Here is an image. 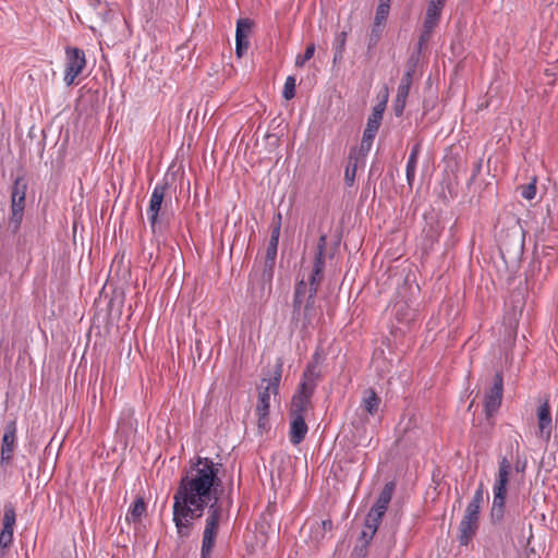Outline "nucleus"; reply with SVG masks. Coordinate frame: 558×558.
<instances>
[{"mask_svg": "<svg viewBox=\"0 0 558 558\" xmlns=\"http://www.w3.org/2000/svg\"><path fill=\"white\" fill-rule=\"evenodd\" d=\"M219 464L209 458H198L191 472L181 477L173 495L172 521L180 538L190 537L193 520L203 517L208 508L202 537L201 558H211L222 517V506L216 489L221 482Z\"/></svg>", "mask_w": 558, "mask_h": 558, "instance_id": "f257e3e1", "label": "nucleus"}, {"mask_svg": "<svg viewBox=\"0 0 558 558\" xmlns=\"http://www.w3.org/2000/svg\"><path fill=\"white\" fill-rule=\"evenodd\" d=\"M145 511H146V505H145L144 500L142 498H137L133 502L131 509L129 510L126 519L131 520L133 522H137L141 520V518L143 517Z\"/></svg>", "mask_w": 558, "mask_h": 558, "instance_id": "a878e982", "label": "nucleus"}, {"mask_svg": "<svg viewBox=\"0 0 558 558\" xmlns=\"http://www.w3.org/2000/svg\"><path fill=\"white\" fill-rule=\"evenodd\" d=\"M536 178L532 179V182L520 186V194L523 198L532 201L536 196Z\"/></svg>", "mask_w": 558, "mask_h": 558, "instance_id": "7c9ffc66", "label": "nucleus"}, {"mask_svg": "<svg viewBox=\"0 0 558 558\" xmlns=\"http://www.w3.org/2000/svg\"><path fill=\"white\" fill-rule=\"evenodd\" d=\"M327 245V235L322 234L319 236L316 254H315V260L313 270L308 277V280L306 281L307 286H314L319 287L320 282L323 280V271L325 268V250Z\"/></svg>", "mask_w": 558, "mask_h": 558, "instance_id": "ddd939ff", "label": "nucleus"}, {"mask_svg": "<svg viewBox=\"0 0 558 558\" xmlns=\"http://www.w3.org/2000/svg\"><path fill=\"white\" fill-rule=\"evenodd\" d=\"M511 471V463L504 457L499 461L497 477L493 487L494 498L490 509V519L493 523H499L505 517V504L507 495V484Z\"/></svg>", "mask_w": 558, "mask_h": 558, "instance_id": "39448f33", "label": "nucleus"}, {"mask_svg": "<svg viewBox=\"0 0 558 558\" xmlns=\"http://www.w3.org/2000/svg\"><path fill=\"white\" fill-rule=\"evenodd\" d=\"M323 524H324L325 527H328V525L329 526L331 525V522L330 521H324Z\"/></svg>", "mask_w": 558, "mask_h": 558, "instance_id": "a19ab883", "label": "nucleus"}, {"mask_svg": "<svg viewBox=\"0 0 558 558\" xmlns=\"http://www.w3.org/2000/svg\"><path fill=\"white\" fill-rule=\"evenodd\" d=\"M87 64L84 50L77 47L65 48V65L63 81L68 86L75 84V80L83 73Z\"/></svg>", "mask_w": 558, "mask_h": 558, "instance_id": "9d476101", "label": "nucleus"}, {"mask_svg": "<svg viewBox=\"0 0 558 558\" xmlns=\"http://www.w3.org/2000/svg\"><path fill=\"white\" fill-rule=\"evenodd\" d=\"M395 487L396 486H395L393 482L386 483L384 488L381 489L376 502L374 504V506L371 509L376 512H380L381 514L385 515V513L388 509V506L392 499Z\"/></svg>", "mask_w": 558, "mask_h": 558, "instance_id": "412c9836", "label": "nucleus"}, {"mask_svg": "<svg viewBox=\"0 0 558 558\" xmlns=\"http://www.w3.org/2000/svg\"><path fill=\"white\" fill-rule=\"evenodd\" d=\"M27 182L23 175L17 177L11 189V216L10 222L17 230L22 223L26 203Z\"/></svg>", "mask_w": 558, "mask_h": 558, "instance_id": "6e6552de", "label": "nucleus"}, {"mask_svg": "<svg viewBox=\"0 0 558 558\" xmlns=\"http://www.w3.org/2000/svg\"><path fill=\"white\" fill-rule=\"evenodd\" d=\"M385 107L386 101L378 104L373 108L372 114L368 117L367 124L363 133L362 148L366 147L367 150L371 148L373 140L380 126Z\"/></svg>", "mask_w": 558, "mask_h": 558, "instance_id": "f8f14e48", "label": "nucleus"}, {"mask_svg": "<svg viewBox=\"0 0 558 558\" xmlns=\"http://www.w3.org/2000/svg\"><path fill=\"white\" fill-rule=\"evenodd\" d=\"M313 392L311 386L299 387L298 392L292 398L290 416L301 415L305 417Z\"/></svg>", "mask_w": 558, "mask_h": 558, "instance_id": "dca6fc26", "label": "nucleus"}, {"mask_svg": "<svg viewBox=\"0 0 558 558\" xmlns=\"http://www.w3.org/2000/svg\"><path fill=\"white\" fill-rule=\"evenodd\" d=\"M480 526V515L464 513L459 523L458 541L460 545L468 546L475 536Z\"/></svg>", "mask_w": 558, "mask_h": 558, "instance_id": "4468645a", "label": "nucleus"}, {"mask_svg": "<svg viewBox=\"0 0 558 558\" xmlns=\"http://www.w3.org/2000/svg\"><path fill=\"white\" fill-rule=\"evenodd\" d=\"M252 26L253 23L250 19H240L236 22L235 36H242V38H247L251 33Z\"/></svg>", "mask_w": 558, "mask_h": 558, "instance_id": "c756f323", "label": "nucleus"}, {"mask_svg": "<svg viewBox=\"0 0 558 558\" xmlns=\"http://www.w3.org/2000/svg\"><path fill=\"white\" fill-rule=\"evenodd\" d=\"M315 53V45L310 44L303 56H298L295 59V66L302 68L306 61L313 58Z\"/></svg>", "mask_w": 558, "mask_h": 558, "instance_id": "72a5a7b5", "label": "nucleus"}, {"mask_svg": "<svg viewBox=\"0 0 558 558\" xmlns=\"http://www.w3.org/2000/svg\"><path fill=\"white\" fill-rule=\"evenodd\" d=\"M16 513L12 505H7L3 512L2 529L14 530Z\"/></svg>", "mask_w": 558, "mask_h": 558, "instance_id": "c85d7f7f", "label": "nucleus"}, {"mask_svg": "<svg viewBox=\"0 0 558 558\" xmlns=\"http://www.w3.org/2000/svg\"><path fill=\"white\" fill-rule=\"evenodd\" d=\"M281 219L282 216L280 213H278L272 220V227H271V234L269 240L278 241L280 236V230H281Z\"/></svg>", "mask_w": 558, "mask_h": 558, "instance_id": "f704fd0d", "label": "nucleus"}, {"mask_svg": "<svg viewBox=\"0 0 558 558\" xmlns=\"http://www.w3.org/2000/svg\"><path fill=\"white\" fill-rule=\"evenodd\" d=\"M272 266H268L260 263H255L250 274V288L248 291L251 296L256 301L266 299L271 292Z\"/></svg>", "mask_w": 558, "mask_h": 558, "instance_id": "423d86ee", "label": "nucleus"}, {"mask_svg": "<svg viewBox=\"0 0 558 558\" xmlns=\"http://www.w3.org/2000/svg\"><path fill=\"white\" fill-rule=\"evenodd\" d=\"M537 418L539 433L542 436H545L546 440H548L551 433V414L548 402H544L538 407Z\"/></svg>", "mask_w": 558, "mask_h": 558, "instance_id": "aec40b11", "label": "nucleus"}, {"mask_svg": "<svg viewBox=\"0 0 558 558\" xmlns=\"http://www.w3.org/2000/svg\"><path fill=\"white\" fill-rule=\"evenodd\" d=\"M170 204L169 184L167 182L157 183L150 194L146 210L149 226L154 234L162 233L166 227Z\"/></svg>", "mask_w": 558, "mask_h": 558, "instance_id": "20e7f679", "label": "nucleus"}, {"mask_svg": "<svg viewBox=\"0 0 558 558\" xmlns=\"http://www.w3.org/2000/svg\"><path fill=\"white\" fill-rule=\"evenodd\" d=\"M504 393V378L500 372L494 376V384L485 396L484 408L487 416H492L501 405Z\"/></svg>", "mask_w": 558, "mask_h": 558, "instance_id": "9b49d317", "label": "nucleus"}, {"mask_svg": "<svg viewBox=\"0 0 558 558\" xmlns=\"http://www.w3.org/2000/svg\"><path fill=\"white\" fill-rule=\"evenodd\" d=\"M484 499H485L484 485H483V483H480V485L477 486V488L475 489V492L473 494L471 501L468 504V506L464 510V513L480 515L482 506L484 504Z\"/></svg>", "mask_w": 558, "mask_h": 558, "instance_id": "4be33fe9", "label": "nucleus"}, {"mask_svg": "<svg viewBox=\"0 0 558 558\" xmlns=\"http://www.w3.org/2000/svg\"><path fill=\"white\" fill-rule=\"evenodd\" d=\"M416 167H417V159L409 158L408 162H407L405 175H407L408 184L410 186H412V184L415 180Z\"/></svg>", "mask_w": 558, "mask_h": 558, "instance_id": "473e14b6", "label": "nucleus"}, {"mask_svg": "<svg viewBox=\"0 0 558 558\" xmlns=\"http://www.w3.org/2000/svg\"><path fill=\"white\" fill-rule=\"evenodd\" d=\"M411 84H412V72L408 71L403 75V77L398 86V92H397V96L395 99L393 110H395L396 116H398V117L403 113V110H404L405 104H407V98L410 93Z\"/></svg>", "mask_w": 558, "mask_h": 558, "instance_id": "f3484780", "label": "nucleus"}, {"mask_svg": "<svg viewBox=\"0 0 558 558\" xmlns=\"http://www.w3.org/2000/svg\"><path fill=\"white\" fill-rule=\"evenodd\" d=\"M281 375L282 361L281 359H277L268 371V377L263 378L262 385L259 386L258 402L256 405V414L258 416L259 428H265L267 425L270 409V396H276L278 393Z\"/></svg>", "mask_w": 558, "mask_h": 558, "instance_id": "7ed1b4c3", "label": "nucleus"}, {"mask_svg": "<svg viewBox=\"0 0 558 558\" xmlns=\"http://www.w3.org/2000/svg\"><path fill=\"white\" fill-rule=\"evenodd\" d=\"M308 432V427L305 423V417L298 415V416H291V423H290V441L293 445L301 444L306 434Z\"/></svg>", "mask_w": 558, "mask_h": 558, "instance_id": "6ab92c4d", "label": "nucleus"}, {"mask_svg": "<svg viewBox=\"0 0 558 558\" xmlns=\"http://www.w3.org/2000/svg\"><path fill=\"white\" fill-rule=\"evenodd\" d=\"M320 377V369L315 363H310L303 374V380L300 384V387L305 388L311 386V390L314 391L316 387V383Z\"/></svg>", "mask_w": 558, "mask_h": 558, "instance_id": "b1692460", "label": "nucleus"}, {"mask_svg": "<svg viewBox=\"0 0 558 558\" xmlns=\"http://www.w3.org/2000/svg\"><path fill=\"white\" fill-rule=\"evenodd\" d=\"M278 243V241L269 240L264 260L259 262L260 264L275 267Z\"/></svg>", "mask_w": 558, "mask_h": 558, "instance_id": "cd10ccee", "label": "nucleus"}, {"mask_svg": "<svg viewBox=\"0 0 558 558\" xmlns=\"http://www.w3.org/2000/svg\"><path fill=\"white\" fill-rule=\"evenodd\" d=\"M384 518V514L380 512H376L374 510H369L366 519H365V529L361 533V538L368 544L374 535L376 534L379 524L381 523V520Z\"/></svg>", "mask_w": 558, "mask_h": 558, "instance_id": "a211bd4d", "label": "nucleus"}, {"mask_svg": "<svg viewBox=\"0 0 558 558\" xmlns=\"http://www.w3.org/2000/svg\"><path fill=\"white\" fill-rule=\"evenodd\" d=\"M13 542V530L2 529L0 532V548H8Z\"/></svg>", "mask_w": 558, "mask_h": 558, "instance_id": "c9c22d12", "label": "nucleus"}, {"mask_svg": "<svg viewBox=\"0 0 558 558\" xmlns=\"http://www.w3.org/2000/svg\"><path fill=\"white\" fill-rule=\"evenodd\" d=\"M247 48V38H242V36H235V53L239 58H241L244 54Z\"/></svg>", "mask_w": 558, "mask_h": 558, "instance_id": "e433bc0d", "label": "nucleus"}, {"mask_svg": "<svg viewBox=\"0 0 558 558\" xmlns=\"http://www.w3.org/2000/svg\"><path fill=\"white\" fill-rule=\"evenodd\" d=\"M380 399L373 389L365 391L362 399L361 408L369 415H375L378 411Z\"/></svg>", "mask_w": 558, "mask_h": 558, "instance_id": "5701e85b", "label": "nucleus"}, {"mask_svg": "<svg viewBox=\"0 0 558 558\" xmlns=\"http://www.w3.org/2000/svg\"><path fill=\"white\" fill-rule=\"evenodd\" d=\"M420 153H421V144L416 143L412 147L409 158H413V159H417L418 160Z\"/></svg>", "mask_w": 558, "mask_h": 558, "instance_id": "58836bf2", "label": "nucleus"}, {"mask_svg": "<svg viewBox=\"0 0 558 558\" xmlns=\"http://www.w3.org/2000/svg\"><path fill=\"white\" fill-rule=\"evenodd\" d=\"M380 35H381V28L380 26H376V24L374 23V27L372 29V34H371V44L373 45H376L380 38Z\"/></svg>", "mask_w": 558, "mask_h": 558, "instance_id": "4c0bfd02", "label": "nucleus"}, {"mask_svg": "<svg viewBox=\"0 0 558 558\" xmlns=\"http://www.w3.org/2000/svg\"><path fill=\"white\" fill-rule=\"evenodd\" d=\"M324 356L319 351H315L313 354L312 361L310 363H315L318 367L323 363Z\"/></svg>", "mask_w": 558, "mask_h": 558, "instance_id": "ea45409f", "label": "nucleus"}, {"mask_svg": "<svg viewBox=\"0 0 558 558\" xmlns=\"http://www.w3.org/2000/svg\"><path fill=\"white\" fill-rule=\"evenodd\" d=\"M318 288L315 284L307 286L303 279L295 286L293 299L294 320L302 331L314 329L323 318L322 307L316 304Z\"/></svg>", "mask_w": 558, "mask_h": 558, "instance_id": "f03ea898", "label": "nucleus"}, {"mask_svg": "<svg viewBox=\"0 0 558 558\" xmlns=\"http://www.w3.org/2000/svg\"><path fill=\"white\" fill-rule=\"evenodd\" d=\"M409 292V287H401L391 307V315L400 325V329L410 327L417 317V310L413 306V300L410 298Z\"/></svg>", "mask_w": 558, "mask_h": 558, "instance_id": "0eeeda50", "label": "nucleus"}, {"mask_svg": "<svg viewBox=\"0 0 558 558\" xmlns=\"http://www.w3.org/2000/svg\"><path fill=\"white\" fill-rule=\"evenodd\" d=\"M17 426L15 421H9L4 427L1 446V463H9L15 448Z\"/></svg>", "mask_w": 558, "mask_h": 558, "instance_id": "2eb2a0df", "label": "nucleus"}, {"mask_svg": "<svg viewBox=\"0 0 558 558\" xmlns=\"http://www.w3.org/2000/svg\"><path fill=\"white\" fill-rule=\"evenodd\" d=\"M357 167L359 156L351 153L348 157V162L344 170V181L348 186H352L354 184Z\"/></svg>", "mask_w": 558, "mask_h": 558, "instance_id": "393cba45", "label": "nucleus"}, {"mask_svg": "<svg viewBox=\"0 0 558 558\" xmlns=\"http://www.w3.org/2000/svg\"><path fill=\"white\" fill-rule=\"evenodd\" d=\"M447 0H428L423 22V28L418 39V48L422 49L432 38L435 28L438 26L442 9Z\"/></svg>", "mask_w": 558, "mask_h": 558, "instance_id": "1a4fd4ad", "label": "nucleus"}, {"mask_svg": "<svg viewBox=\"0 0 558 558\" xmlns=\"http://www.w3.org/2000/svg\"><path fill=\"white\" fill-rule=\"evenodd\" d=\"M282 96L284 99L290 100L295 96V77L288 76L283 86Z\"/></svg>", "mask_w": 558, "mask_h": 558, "instance_id": "2f4dec72", "label": "nucleus"}, {"mask_svg": "<svg viewBox=\"0 0 558 558\" xmlns=\"http://www.w3.org/2000/svg\"><path fill=\"white\" fill-rule=\"evenodd\" d=\"M391 0H379V4L375 14V24L376 26H381L389 14Z\"/></svg>", "mask_w": 558, "mask_h": 558, "instance_id": "bb28decb", "label": "nucleus"}]
</instances>
